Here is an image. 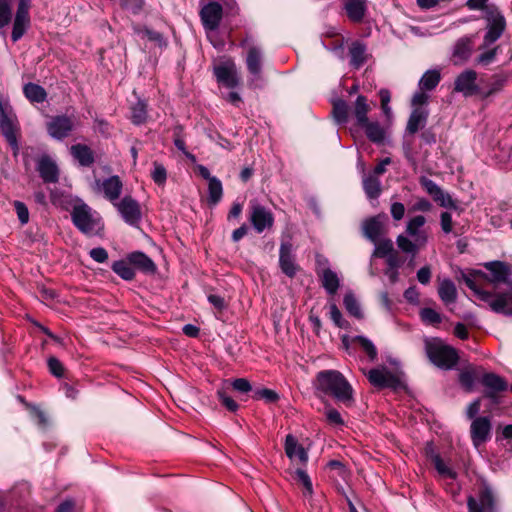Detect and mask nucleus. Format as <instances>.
Here are the masks:
<instances>
[{
    "mask_svg": "<svg viewBox=\"0 0 512 512\" xmlns=\"http://www.w3.org/2000/svg\"><path fill=\"white\" fill-rule=\"evenodd\" d=\"M325 416H326L327 421L331 425L341 426L344 424L341 414L334 408H327L325 411Z\"/></svg>",
    "mask_w": 512,
    "mask_h": 512,
    "instance_id": "680f3d73",
    "label": "nucleus"
},
{
    "mask_svg": "<svg viewBox=\"0 0 512 512\" xmlns=\"http://www.w3.org/2000/svg\"><path fill=\"white\" fill-rule=\"evenodd\" d=\"M420 184L441 207L448 209L457 208V204L452 197L448 193L444 192L433 180L427 177H421Z\"/></svg>",
    "mask_w": 512,
    "mask_h": 512,
    "instance_id": "f8f14e48",
    "label": "nucleus"
},
{
    "mask_svg": "<svg viewBox=\"0 0 512 512\" xmlns=\"http://www.w3.org/2000/svg\"><path fill=\"white\" fill-rule=\"evenodd\" d=\"M479 375L474 368L462 370L459 374V382L466 391H472Z\"/></svg>",
    "mask_w": 512,
    "mask_h": 512,
    "instance_id": "ea45409f",
    "label": "nucleus"
},
{
    "mask_svg": "<svg viewBox=\"0 0 512 512\" xmlns=\"http://www.w3.org/2000/svg\"><path fill=\"white\" fill-rule=\"evenodd\" d=\"M122 6L133 14H138L144 5V0H121Z\"/></svg>",
    "mask_w": 512,
    "mask_h": 512,
    "instance_id": "e2e57ef3",
    "label": "nucleus"
},
{
    "mask_svg": "<svg viewBox=\"0 0 512 512\" xmlns=\"http://www.w3.org/2000/svg\"><path fill=\"white\" fill-rule=\"evenodd\" d=\"M285 453L292 461L298 460L303 464L308 461L307 451L298 443L296 437L291 434H288L285 439Z\"/></svg>",
    "mask_w": 512,
    "mask_h": 512,
    "instance_id": "b1692460",
    "label": "nucleus"
},
{
    "mask_svg": "<svg viewBox=\"0 0 512 512\" xmlns=\"http://www.w3.org/2000/svg\"><path fill=\"white\" fill-rule=\"evenodd\" d=\"M370 110L367 98L359 95L354 104V115L359 126L365 124L368 120L367 114Z\"/></svg>",
    "mask_w": 512,
    "mask_h": 512,
    "instance_id": "f704fd0d",
    "label": "nucleus"
},
{
    "mask_svg": "<svg viewBox=\"0 0 512 512\" xmlns=\"http://www.w3.org/2000/svg\"><path fill=\"white\" fill-rule=\"evenodd\" d=\"M29 9L26 4L18 5L13 21L11 38L13 42L20 40L30 26Z\"/></svg>",
    "mask_w": 512,
    "mask_h": 512,
    "instance_id": "6ab92c4d",
    "label": "nucleus"
},
{
    "mask_svg": "<svg viewBox=\"0 0 512 512\" xmlns=\"http://www.w3.org/2000/svg\"><path fill=\"white\" fill-rule=\"evenodd\" d=\"M428 110L423 107H416L412 110L408 119L406 130L409 134H415L419 129L423 128L428 119Z\"/></svg>",
    "mask_w": 512,
    "mask_h": 512,
    "instance_id": "a878e982",
    "label": "nucleus"
},
{
    "mask_svg": "<svg viewBox=\"0 0 512 512\" xmlns=\"http://www.w3.org/2000/svg\"><path fill=\"white\" fill-rule=\"evenodd\" d=\"M426 218L417 215L410 218L406 224L405 232L398 235L396 243L405 254L415 256L428 242V234L424 229Z\"/></svg>",
    "mask_w": 512,
    "mask_h": 512,
    "instance_id": "7ed1b4c3",
    "label": "nucleus"
},
{
    "mask_svg": "<svg viewBox=\"0 0 512 512\" xmlns=\"http://www.w3.org/2000/svg\"><path fill=\"white\" fill-rule=\"evenodd\" d=\"M368 379L373 386L378 388H396L400 385L399 378L386 368L371 369Z\"/></svg>",
    "mask_w": 512,
    "mask_h": 512,
    "instance_id": "f3484780",
    "label": "nucleus"
},
{
    "mask_svg": "<svg viewBox=\"0 0 512 512\" xmlns=\"http://www.w3.org/2000/svg\"><path fill=\"white\" fill-rule=\"evenodd\" d=\"M425 353L431 363L444 370L454 368L459 359L457 351L439 338L425 340Z\"/></svg>",
    "mask_w": 512,
    "mask_h": 512,
    "instance_id": "20e7f679",
    "label": "nucleus"
},
{
    "mask_svg": "<svg viewBox=\"0 0 512 512\" xmlns=\"http://www.w3.org/2000/svg\"><path fill=\"white\" fill-rule=\"evenodd\" d=\"M47 364L50 373L55 377L61 378L64 375V366L56 357H50Z\"/></svg>",
    "mask_w": 512,
    "mask_h": 512,
    "instance_id": "4d7b16f0",
    "label": "nucleus"
},
{
    "mask_svg": "<svg viewBox=\"0 0 512 512\" xmlns=\"http://www.w3.org/2000/svg\"><path fill=\"white\" fill-rule=\"evenodd\" d=\"M387 216L379 214L365 220L362 224L364 236L371 242H377L386 233Z\"/></svg>",
    "mask_w": 512,
    "mask_h": 512,
    "instance_id": "ddd939ff",
    "label": "nucleus"
},
{
    "mask_svg": "<svg viewBox=\"0 0 512 512\" xmlns=\"http://www.w3.org/2000/svg\"><path fill=\"white\" fill-rule=\"evenodd\" d=\"M360 127L365 130L366 136L371 142L377 145L384 143L386 131L377 121H367Z\"/></svg>",
    "mask_w": 512,
    "mask_h": 512,
    "instance_id": "c756f323",
    "label": "nucleus"
},
{
    "mask_svg": "<svg viewBox=\"0 0 512 512\" xmlns=\"http://www.w3.org/2000/svg\"><path fill=\"white\" fill-rule=\"evenodd\" d=\"M329 309L330 318L334 322V324L339 328L345 327L346 321L343 319L341 311L339 310L337 305L335 303H331Z\"/></svg>",
    "mask_w": 512,
    "mask_h": 512,
    "instance_id": "bf43d9fd",
    "label": "nucleus"
},
{
    "mask_svg": "<svg viewBox=\"0 0 512 512\" xmlns=\"http://www.w3.org/2000/svg\"><path fill=\"white\" fill-rule=\"evenodd\" d=\"M147 109L146 104L143 101H138L131 108V120L134 124L140 125L146 121Z\"/></svg>",
    "mask_w": 512,
    "mask_h": 512,
    "instance_id": "49530a36",
    "label": "nucleus"
},
{
    "mask_svg": "<svg viewBox=\"0 0 512 512\" xmlns=\"http://www.w3.org/2000/svg\"><path fill=\"white\" fill-rule=\"evenodd\" d=\"M89 255L97 263H104L108 260V252L102 247L91 249Z\"/></svg>",
    "mask_w": 512,
    "mask_h": 512,
    "instance_id": "0e129e2a",
    "label": "nucleus"
},
{
    "mask_svg": "<svg viewBox=\"0 0 512 512\" xmlns=\"http://www.w3.org/2000/svg\"><path fill=\"white\" fill-rule=\"evenodd\" d=\"M223 9L217 2H209L200 11L201 20L206 30L214 31L219 27Z\"/></svg>",
    "mask_w": 512,
    "mask_h": 512,
    "instance_id": "2eb2a0df",
    "label": "nucleus"
},
{
    "mask_svg": "<svg viewBox=\"0 0 512 512\" xmlns=\"http://www.w3.org/2000/svg\"><path fill=\"white\" fill-rule=\"evenodd\" d=\"M473 42L472 36H464L456 41L452 54L454 64H463L470 58Z\"/></svg>",
    "mask_w": 512,
    "mask_h": 512,
    "instance_id": "5701e85b",
    "label": "nucleus"
},
{
    "mask_svg": "<svg viewBox=\"0 0 512 512\" xmlns=\"http://www.w3.org/2000/svg\"><path fill=\"white\" fill-rule=\"evenodd\" d=\"M11 9L7 2L0 1V34H3L2 29L11 21Z\"/></svg>",
    "mask_w": 512,
    "mask_h": 512,
    "instance_id": "6e6d98bb",
    "label": "nucleus"
},
{
    "mask_svg": "<svg viewBox=\"0 0 512 512\" xmlns=\"http://www.w3.org/2000/svg\"><path fill=\"white\" fill-rule=\"evenodd\" d=\"M350 64L355 68H360L366 61V46L360 41L352 42L350 48Z\"/></svg>",
    "mask_w": 512,
    "mask_h": 512,
    "instance_id": "473e14b6",
    "label": "nucleus"
},
{
    "mask_svg": "<svg viewBox=\"0 0 512 512\" xmlns=\"http://www.w3.org/2000/svg\"><path fill=\"white\" fill-rule=\"evenodd\" d=\"M353 342L357 343L362 348L371 361L377 358V349L370 339L359 335L353 338Z\"/></svg>",
    "mask_w": 512,
    "mask_h": 512,
    "instance_id": "c03bdc74",
    "label": "nucleus"
},
{
    "mask_svg": "<svg viewBox=\"0 0 512 512\" xmlns=\"http://www.w3.org/2000/svg\"><path fill=\"white\" fill-rule=\"evenodd\" d=\"M129 262L144 273L152 274L156 271L155 263L143 252L136 251L128 255Z\"/></svg>",
    "mask_w": 512,
    "mask_h": 512,
    "instance_id": "bb28decb",
    "label": "nucleus"
},
{
    "mask_svg": "<svg viewBox=\"0 0 512 512\" xmlns=\"http://www.w3.org/2000/svg\"><path fill=\"white\" fill-rule=\"evenodd\" d=\"M138 33L142 34L148 40L155 42L159 47L166 46V41L163 35L157 31L149 28H143L142 30H139Z\"/></svg>",
    "mask_w": 512,
    "mask_h": 512,
    "instance_id": "5fc2aeb1",
    "label": "nucleus"
},
{
    "mask_svg": "<svg viewBox=\"0 0 512 512\" xmlns=\"http://www.w3.org/2000/svg\"><path fill=\"white\" fill-rule=\"evenodd\" d=\"M375 249L374 257L384 258L394 252L393 242L390 239L380 238L377 242H373Z\"/></svg>",
    "mask_w": 512,
    "mask_h": 512,
    "instance_id": "37998d69",
    "label": "nucleus"
},
{
    "mask_svg": "<svg viewBox=\"0 0 512 512\" xmlns=\"http://www.w3.org/2000/svg\"><path fill=\"white\" fill-rule=\"evenodd\" d=\"M317 391L334 397L338 402L350 407L354 403L353 389L345 377L336 370L320 371L315 380Z\"/></svg>",
    "mask_w": 512,
    "mask_h": 512,
    "instance_id": "f03ea898",
    "label": "nucleus"
},
{
    "mask_svg": "<svg viewBox=\"0 0 512 512\" xmlns=\"http://www.w3.org/2000/svg\"><path fill=\"white\" fill-rule=\"evenodd\" d=\"M438 295L441 301L446 304H453L457 299V289L454 282L450 279H444L439 283Z\"/></svg>",
    "mask_w": 512,
    "mask_h": 512,
    "instance_id": "7c9ffc66",
    "label": "nucleus"
},
{
    "mask_svg": "<svg viewBox=\"0 0 512 512\" xmlns=\"http://www.w3.org/2000/svg\"><path fill=\"white\" fill-rule=\"evenodd\" d=\"M452 216L448 212H443L440 215L441 229L444 233L448 234L452 231Z\"/></svg>",
    "mask_w": 512,
    "mask_h": 512,
    "instance_id": "774afa93",
    "label": "nucleus"
},
{
    "mask_svg": "<svg viewBox=\"0 0 512 512\" xmlns=\"http://www.w3.org/2000/svg\"><path fill=\"white\" fill-rule=\"evenodd\" d=\"M223 196V187L217 177H213L208 182V203L212 206L217 205Z\"/></svg>",
    "mask_w": 512,
    "mask_h": 512,
    "instance_id": "c9c22d12",
    "label": "nucleus"
},
{
    "mask_svg": "<svg viewBox=\"0 0 512 512\" xmlns=\"http://www.w3.org/2000/svg\"><path fill=\"white\" fill-rule=\"evenodd\" d=\"M232 387L241 393H247L252 390L251 384L245 378H238L232 382Z\"/></svg>",
    "mask_w": 512,
    "mask_h": 512,
    "instance_id": "338daca9",
    "label": "nucleus"
},
{
    "mask_svg": "<svg viewBox=\"0 0 512 512\" xmlns=\"http://www.w3.org/2000/svg\"><path fill=\"white\" fill-rule=\"evenodd\" d=\"M343 8L350 21L360 23L364 19L367 7L366 0H342Z\"/></svg>",
    "mask_w": 512,
    "mask_h": 512,
    "instance_id": "393cba45",
    "label": "nucleus"
},
{
    "mask_svg": "<svg viewBox=\"0 0 512 512\" xmlns=\"http://www.w3.org/2000/svg\"><path fill=\"white\" fill-rule=\"evenodd\" d=\"M70 153L81 166L89 167L94 163L93 151L85 144L72 145Z\"/></svg>",
    "mask_w": 512,
    "mask_h": 512,
    "instance_id": "c85d7f7f",
    "label": "nucleus"
},
{
    "mask_svg": "<svg viewBox=\"0 0 512 512\" xmlns=\"http://www.w3.org/2000/svg\"><path fill=\"white\" fill-rule=\"evenodd\" d=\"M151 177L157 185H159V186L164 185L167 180L166 168L162 164H160L158 162H154L153 163V171L151 172Z\"/></svg>",
    "mask_w": 512,
    "mask_h": 512,
    "instance_id": "3c124183",
    "label": "nucleus"
},
{
    "mask_svg": "<svg viewBox=\"0 0 512 512\" xmlns=\"http://www.w3.org/2000/svg\"><path fill=\"white\" fill-rule=\"evenodd\" d=\"M491 422L488 417L475 418L470 427L473 445L478 448L490 438Z\"/></svg>",
    "mask_w": 512,
    "mask_h": 512,
    "instance_id": "dca6fc26",
    "label": "nucleus"
},
{
    "mask_svg": "<svg viewBox=\"0 0 512 512\" xmlns=\"http://www.w3.org/2000/svg\"><path fill=\"white\" fill-rule=\"evenodd\" d=\"M467 504L469 512H493L494 497L491 491L485 488L479 493L478 498L469 496Z\"/></svg>",
    "mask_w": 512,
    "mask_h": 512,
    "instance_id": "aec40b11",
    "label": "nucleus"
},
{
    "mask_svg": "<svg viewBox=\"0 0 512 512\" xmlns=\"http://www.w3.org/2000/svg\"><path fill=\"white\" fill-rule=\"evenodd\" d=\"M323 288L329 295H335L340 286V279L336 272L329 268L322 270L319 274Z\"/></svg>",
    "mask_w": 512,
    "mask_h": 512,
    "instance_id": "2f4dec72",
    "label": "nucleus"
},
{
    "mask_svg": "<svg viewBox=\"0 0 512 512\" xmlns=\"http://www.w3.org/2000/svg\"><path fill=\"white\" fill-rule=\"evenodd\" d=\"M477 73L474 70L467 69L460 73L454 82V91L462 93L464 96L481 94V88L477 85Z\"/></svg>",
    "mask_w": 512,
    "mask_h": 512,
    "instance_id": "9b49d317",
    "label": "nucleus"
},
{
    "mask_svg": "<svg viewBox=\"0 0 512 512\" xmlns=\"http://www.w3.org/2000/svg\"><path fill=\"white\" fill-rule=\"evenodd\" d=\"M506 82V78L500 75H495L491 78V81L488 85V89L481 88V96L487 98L492 96L493 94L499 92Z\"/></svg>",
    "mask_w": 512,
    "mask_h": 512,
    "instance_id": "a18cd8bd",
    "label": "nucleus"
},
{
    "mask_svg": "<svg viewBox=\"0 0 512 512\" xmlns=\"http://www.w3.org/2000/svg\"><path fill=\"white\" fill-rule=\"evenodd\" d=\"M217 394L219 401L223 406L226 407L227 410L235 412L238 409V404L230 396H228L225 391L220 390Z\"/></svg>",
    "mask_w": 512,
    "mask_h": 512,
    "instance_id": "052dcab7",
    "label": "nucleus"
},
{
    "mask_svg": "<svg viewBox=\"0 0 512 512\" xmlns=\"http://www.w3.org/2000/svg\"><path fill=\"white\" fill-rule=\"evenodd\" d=\"M333 117L338 124L346 123L348 120V105L343 100H337L333 103Z\"/></svg>",
    "mask_w": 512,
    "mask_h": 512,
    "instance_id": "de8ad7c7",
    "label": "nucleus"
},
{
    "mask_svg": "<svg viewBox=\"0 0 512 512\" xmlns=\"http://www.w3.org/2000/svg\"><path fill=\"white\" fill-rule=\"evenodd\" d=\"M242 47H247L245 64L250 74L249 85L259 87L262 80V68L264 60L263 49L258 45H248V39L241 43Z\"/></svg>",
    "mask_w": 512,
    "mask_h": 512,
    "instance_id": "423d86ee",
    "label": "nucleus"
},
{
    "mask_svg": "<svg viewBox=\"0 0 512 512\" xmlns=\"http://www.w3.org/2000/svg\"><path fill=\"white\" fill-rule=\"evenodd\" d=\"M363 188L370 199L378 198L381 192L380 181L375 175H368L363 179Z\"/></svg>",
    "mask_w": 512,
    "mask_h": 512,
    "instance_id": "58836bf2",
    "label": "nucleus"
},
{
    "mask_svg": "<svg viewBox=\"0 0 512 512\" xmlns=\"http://www.w3.org/2000/svg\"><path fill=\"white\" fill-rule=\"evenodd\" d=\"M218 83L227 88H235L239 85V77L236 64L232 59H226L213 68Z\"/></svg>",
    "mask_w": 512,
    "mask_h": 512,
    "instance_id": "6e6552de",
    "label": "nucleus"
},
{
    "mask_svg": "<svg viewBox=\"0 0 512 512\" xmlns=\"http://www.w3.org/2000/svg\"><path fill=\"white\" fill-rule=\"evenodd\" d=\"M18 219L22 225L29 221V211L27 206L21 201H14L13 203Z\"/></svg>",
    "mask_w": 512,
    "mask_h": 512,
    "instance_id": "13d9d810",
    "label": "nucleus"
},
{
    "mask_svg": "<svg viewBox=\"0 0 512 512\" xmlns=\"http://www.w3.org/2000/svg\"><path fill=\"white\" fill-rule=\"evenodd\" d=\"M209 303L218 311H223L227 307L224 297L216 294H209L207 297Z\"/></svg>",
    "mask_w": 512,
    "mask_h": 512,
    "instance_id": "69168bd1",
    "label": "nucleus"
},
{
    "mask_svg": "<svg viewBox=\"0 0 512 512\" xmlns=\"http://www.w3.org/2000/svg\"><path fill=\"white\" fill-rule=\"evenodd\" d=\"M431 459L433 461L435 469L441 476L447 478L456 477V473L448 465L445 464V462L441 459V457L438 454L431 452Z\"/></svg>",
    "mask_w": 512,
    "mask_h": 512,
    "instance_id": "09e8293b",
    "label": "nucleus"
},
{
    "mask_svg": "<svg viewBox=\"0 0 512 512\" xmlns=\"http://www.w3.org/2000/svg\"><path fill=\"white\" fill-rule=\"evenodd\" d=\"M252 397L256 400L263 399L267 403H274L279 399V395L274 390L267 388L256 389Z\"/></svg>",
    "mask_w": 512,
    "mask_h": 512,
    "instance_id": "603ef678",
    "label": "nucleus"
},
{
    "mask_svg": "<svg viewBox=\"0 0 512 512\" xmlns=\"http://www.w3.org/2000/svg\"><path fill=\"white\" fill-rule=\"evenodd\" d=\"M483 266L487 272L475 270L469 275L462 274L463 281L479 300L489 305L493 312L512 317V291L492 293L481 288L475 280L476 277H479L496 288L498 285L508 282L509 266L502 261L486 262Z\"/></svg>",
    "mask_w": 512,
    "mask_h": 512,
    "instance_id": "f257e3e1",
    "label": "nucleus"
},
{
    "mask_svg": "<svg viewBox=\"0 0 512 512\" xmlns=\"http://www.w3.org/2000/svg\"><path fill=\"white\" fill-rule=\"evenodd\" d=\"M343 304L350 315L358 319L363 317L360 304L353 293L349 292L345 294Z\"/></svg>",
    "mask_w": 512,
    "mask_h": 512,
    "instance_id": "a19ab883",
    "label": "nucleus"
},
{
    "mask_svg": "<svg viewBox=\"0 0 512 512\" xmlns=\"http://www.w3.org/2000/svg\"><path fill=\"white\" fill-rule=\"evenodd\" d=\"M295 473H296L297 480L299 482H301V484L304 487V491H303L304 500L308 501L310 503L312 500V496H313V485H312L311 479H310L309 475L302 469H297Z\"/></svg>",
    "mask_w": 512,
    "mask_h": 512,
    "instance_id": "79ce46f5",
    "label": "nucleus"
},
{
    "mask_svg": "<svg viewBox=\"0 0 512 512\" xmlns=\"http://www.w3.org/2000/svg\"><path fill=\"white\" fill-rule=\"evenodd\" d=\"M122 182L118 176H111L102 182V190L104 192L105 197L111 201L116 203L121 191H122Z\"/></svg>",
    "mask_w": 512,
    "mask_h": 512,
    "instance_id": "cd10ccee",
    "label": "nucleus"
},
{
    "mask_svg": "<svg viewBox=\"0 0 512 512\" xmlns=\"http://www.w3.org/2000/svg\"><path fill=\"white\" fill-rule=\"evenodd\" d=\"M420 317L422 321L429 325H437L441 323V315L432 308H423L420 311Z\"/></svg>",
    "mask_w": 512,
    "mask_h": 512,
    "instance_id": "8fccbe9b",
    "label": "nucleus"
},
{
    "mask_svg": "<svg viewBox=\"0 0 512 512\" xmlns=\"http://www.w3.org/2000/svg\"><path fill=\"white\" fill-rule=\"evenodd\" d=\"M485 51H483L476 59V63L477 64H480V65H483V66H486V65H489L490 63H492L497 54H498V51H499V46H495L491 49L489 48H486L484 49Z\"/></svg>",
    "mask_w": 512,
    "mask_h": 512,
    "instance_id": "864d4df0",
    "label": "nucleus"
},
{
    "mask_svg": "<svg viewBox=\"0 0 512 512\" xmlns=\"http://www.w3.org/2000/svg\"><path fill=\"white\" fill-rule=\"evenodd\" d=\"M481 383L485 386V395L488 398H495L499 392L507 390V382L494 373H485L481 377Z\"/></svg>",
    "mask_w": 512,
    "mask_h": 512,
    "instance_id": "4be33fe9",
    "label": "nucleus"
},
{
    "mask_svg": "<svg viewBox=\"0 0 512 512\" xmlns=\"http://www.w3.org/2000/svg\"><path fill=\"white\" fill-rule=\"evenodd\" d=\"M279 265L282 272L292 278L298 271V265L295 263L293 248L290 242H282L279 251Z\"/></svg>",
    "mask_w": 512,
    "mask_h": 512,
    "instance_id": "a211bd4d",
    "label": "nucleus"
},
{
    "mask_svg": "<svg viewBox=\"0 0 512 512\" xmlns=\"http://www.w3.org/2000/svg\"><path fill=\"white\" fill-rule=\"evenodd\" d=\"M71 217L74 225L86 235H97L103 229L99 214L85 203L76 204L73 207Z\"/></svg>",
    "mask_w": 512,
    "mask_h": 512,
    "instance_id": "39448f33",
    "label": "nucleus"
},
{
    "mask_svg": "<svg viewBox=\"0 0 512 512\" xmlns=\"http://www.w3.org/2000/svg\"><path fill=\"white\" fill-rule=\"evenodd\" d=\"M75 126V119L66 115L52 117L47 123L48 134L56 139L63 140L68 137Z\"/></svg>",
    "mask_w": 512,
    "mask_h": 512,
    "instance_id": "1a4fd4ad",
    "label": "nucleus"
},
{
    "mask_svg": "<svg viewBox=\"0 0 512 512\" xmlns=\"http://www.w3.org/2000/svg\"><path fill=\"white\" fill-rule=\"evenodd\" d=\"M37 171L45 183H56L58 181V167L48 155H43L39 158Z\"/></svg>",
    "mask_w": 512,
    "mask_h": 512,
    "instance_id": "412c9836",
    "label": "nucleus"
},
{
    "mask_svg": "<svg viewBox=\"0 0 512 512\" xmlns=\"http://www.w3.org/2000/svg\"><path fill=\"white\" fill-rule=\"evenodd\" d=\"M123 220L131 225L137 226L141 220V209L139 203L131 196H125L122 200L114 203Z\"/></svg>",
    "mask_w": 512,
    "mask_h": 512,
    "instance_id": "9d476101",
    "label": "nucleus"
},
{
    "mask_svg": "<svg viewBox=\"0 0 512 512\" xmlns=\"http://www.w3.org/2000/svg\"><path fill=\"white\" fill-rule=\"evenodd\" d=\"M440 80L441 75L438 70H428L419 80V88L421 90L431 91L439 84Z\"/></svg>",
    "mask_w": 512,
    "mask_h": 512,
    "instance_id": "e433bc0d",
    "label": "nucleus"
},
{
    "mask_svg": "<svg viewBox=\"0 0 512 512\" xmlns=\"http://www.w3.org/2000/svg\"><path fill=\"white\" fill-rule=\"evenodd\" d=\"M249 220L257 233H262L265 229L271 228L274 224L272 212L257 201L250 202Z\"/></svg>",
    "mask_w": 512,
    "mask_h": 512,
    "instance_id": "0eeeda50",
    "label": "nucleus"
},
{
    "mask_svg": "<svg viewBox=\"0 0 512 512\" xmlns=\"http://www.w3.org/2000/svg\"><path fill=\"white\" fill-rule=\"evenodd\" d=\"M23 93L25 97L33 103H42L47 98L45 89L35 83H27L23 87Z\"/></svg>",
    "mask_w": 512,
    "mask_h": 512,
    "instance_id": "72a5a7b5",
    "label": "nucleus"
},
{
    "mask_svg": "<svg viewBox=\"0 0 512 512\" xmlns=\"http://www.w3.org/2000/svg\"><path fill=\"white\" fill-rule=\"evenodd\" d=\"M506 27V21L502 14L497 13L493 15L491 19H489L487 25V31L483 38V43L480 46V49L489 48L492 44H494L503 34Z\"/></svg>",
    "mask_w": 512,
    "mask_h": 512,
    "instance_id": "4468645a",
    "label": "nucleus"
},
{
    "mask_svg": "<svg viewBox=\"0 0 512 512\" xmlns=\"http://www.w3.org/2000/svg\"><path fill=\"white\" fill-rule=\"evenodd\" d=\"M112 270L114 273H116L119 277H121L124 280H132L135 277V271L132 268V264L129 262V260H118L115 261L112 264Z\"/></svg>",
    "mask_w": 512,
    "mask_h": 512,
    "instance_id": "4c0bfd02",
    "label": "nucleus"
}]
</instances>
